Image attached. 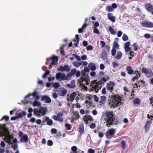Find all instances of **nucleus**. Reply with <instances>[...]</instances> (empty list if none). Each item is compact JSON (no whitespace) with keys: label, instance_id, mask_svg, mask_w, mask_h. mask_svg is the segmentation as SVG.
<instances>
[{"label":"nucleus","instance_id":"nucleus-6","mask_svg":"<svg viewBox=\"0 0 153 153\" xmlns=\"http://www.w3.org/2000/svg\"><path fill=\"white\" fill-rule=\"evenodd\" d=\"M141 72L142 73L145 74L146 76L148 78L151 77L153 75V72L151 69L143 67L142 69Z\"/></svg>","mask_w":153,"mask_h":153},{"label":"nucleus","instance_id":"nucleus-23","mask_svg":"<svg viewBox=\"0 0 153 153\" xmlns=\"http://www.w3.org/2000/svg\"><path fill=\"white\" fill-rule=\"evenodd\" d=\"M77 95L76 93L75 92H73L69 97L70 100L71 102H73L75 98Z\"/></svg>","mask_w":153,"mask_h":153},{"label":"nucleus","instance_id":"nucleus-24","mask_svg":"<svg viewBox=\"0 0 153 153\" xmlns=\"http://www.w3.org/2000/svg\"><path fill=\"white\" fill-rule=\"evenodd\" d=\"M88 66L91 71H94L96 69V67L95 64L92 62L88 64Z\"/></svg>","mask_w":153,"mask_h":153},{"label":"nucleus","instance_id":"nucleus-8","mask_svg":"<svg viewBox=\"0 0 153 153\" xmlns=\"http://www.w3.org/2000/svg\"><path fill=\"white\" fill-rule=\"evenodd\" d=\"M63 115V114L62 113L59 112L58 113L57 115H53L52 117L54 120L57 121L59 122H62L63 121V119L62 117Z\"/></svg>","mask_w":153,"mask_h":153},{"label":"nucleus","instance_id":"nucleus-2","mask_svg":"<svg viewBox=\"0 0 153 153\" xmlns=\"http://www.w3.org/2000/svg\"><path fill=\"white\" fill-rule=\"evenodd\" d=\"M5 126V124H4L3 126H0V137L4 136L5 137L3 138L4 140L10 145L13 144V143L11 142L10 137V132L8 131V128H6Z\"/></svg>","mask_w":153,"mask_h":153},{"label":"nucleus","instance_id":"nucleus-56","mask_svg":"<svg viewBox=\"0 0 153 153\" xmlns=\"http://www.w3.org/2000/svg\"><path fill=\"white\" fill-rule=\"evenodd\" d=\"M97 80H94L93 81H92L91 82V83L92 84L90 85V86L91 87H92V86H94L93 85H94L95 84V85L97 83Z\"/></svg>","mask_w":153,"mask_h":153},{"label":"nucleus","instance_id":"nucleus-31","mask_svg":"<svg viewBox=\"0 0 153 153\" xmlns=\"http://www.w3.org/2000/svg\"><path fill=\"white\" fill-rule=\"evenodd\" d=\"M39 113H40L42 116H44L46 114V111L43 107H41L39 110Z\"/></svg>","mask_w":153,"mask_h":153},{"label":"nucleus","instance_id":"nucleus-20","mask_svg":"<svg viewBox=\"0 0 153 153\" xmlns=\"http://www.w3.org/2000/svg\"><path fill=\"white\" fill-rule=\"evenodd\" d=\"M141 84H143V86H145V82L143 80H139L135 84V85L136 86L135 87H140L141 86Z\"/></svg>","mask_w":153,"mask_h":153},{"label":"nucleus","instance_id":"nucleus-19","mask_svg":"<svg viewBox=\"0 0 153 153\" xmlns=\"http://www.w3.org/2000/svg\"><path fill=\"white\" fill-rule=\"evenodd\" d=\"M152 123V122L151 120H148L146 122L144 127L145 129L146 132L149 130Z\"/></svg>","mask_w":153,"mask_h":153},{"label":"nucleus","instance_id":"nucleus-40","mask_svg":"<svg viewBox=\"0 0 153 153\" xmlns=\"http://www.w3.org/2000/svg\"><path fill=\"white\" fill-rule=\"evenodd\" d=\"M33 106H39L41 105V103L39 102L36 100L33 102Z\"/></svg>","mask_w":153,"mask_h":153},{"label":"nucleus","instance_id":"nucleus-22","mask_svg":"<svg viewBox=\"0 0 153 153\" xmlns=\"http://www.w3.org/2000/svg\"><path fill=\"white\" fill-rule=\"evenodd\" d=\"M20 141L21 142H27L28 141V138L27 134L24 135L20 139Z\"/></svg>","mask_w":153,"mask_h":153},{"label":"nucleus","instance_id":"nucleus-43","mask_svg":"<svg viewBox=\"0 0 153 153\" xmlns=\"http://www.w3.org/2000/svg\"><path fill=\"white\" fill-rule=\"evenodd\" d=\"M73 64L74 66L79 67L81 65V62L75 61L73 62Z\"/></svg>","mask_w":153,"mask_h":153},{"label":"nucleus","instance_id":"nucleus-35","mask_svg":"<svg viewBox=\"0 0 153 153\" xmlns=\"http://www.w3.org/2000/svg\"><path fill=\"white\" fill-rule=\"evenodd\" d=\"M61 92L60 94V96H65L67 92V90L65 88H63L62 90H61Z\"/></svg>","mask_w":153,"mask_h":153},{"label":"nucleus","instance_id":"nucleus-29","mask_svg":"<svg viewBox=\"0 0 153 153\" xmlns=\"http://www.w3.org/2000/svg\"><path fill=\"white\" fill-rule=\"evenodd\" d=\"M71 84L70 85L69 84H68L67 86L69 88H74L75 87L76 85H75V82L74 80H72L71 81Z\"/></svg>","mask_w":153,"mask_h":153},{"label":"nucleus","instance_id":"nucleus-12","mask_svg":"<svg viewBox=\"0 0 153 153\" xmlns=\"http://www.w3.org/2000/svg\"><path fill=\"white\" fill-rule=\"evenodd\" d=\"M52 60L53 61L51 63V65H55V63L57 62L58 60V57L55 55H53L51 57H49L47 59V61H49L50 60Z\"/></svg>","mask_w":153,"mask_h":153},{"label":"nucleus","instance_id":"nucleus-9","mask_svg":"<svg viewBox=\"0 0 153 153\" xmlns=\"http://www.w3.org/2000/svg\"><path fill=\"white\" fill-rule=\"evenodd\" d=\"M58 71H66L69 72L70 71V68L67 65H65L64 66L62 65L60 66L59 68H58Z\"/></svg>","mask_w":153,"mask_h":153},{"label":"nucleus","instance_id":"nucleus-58","mask_svg":"<svg viewBox=\"0 0 153 153\" xmlns=\"http://www.w3.org/2000/svg\"><path fill=\"white\" fill-rule=\"evenodd\" d=\"M116 50L115 49L113 48L111 50V53L112 56H114L116 53Z\"/></svg>","mask_w":153,"mask_h":153},{"label":"nucleus","instance_id":"nucleus-38","mask_svg":"<svg viewBox=\"0 0 153 153\" xmlns=\"http://www.w3.org/2000/svg\"><path fill=\"white\" fill-rule=\"evenodd\" d=\"M106 81V80H104L103 79H101V80L97 82V84L99 85H100L103 84Z\"/></svg>","mask_w":153,"mask_h":153},{"label":"nucleus","instance_id":"nucleus-30","mask_svg":"<svg viewBox=\"0 0 153 153\" xmlns=\"http://www.w3.org/2000/svg\"><path fill=\"white\" fill-rule=\"evenodd\" d=\"M45 120H46L47 124L49 126H51L53 124L52 120L50 119L48 117H45Z\"/></svg>","mask_w":153,"mask_h":153},{"label":"nucleus","instance_id":"nucleus-63","mask_svg":"<svg viewBox=\"0 0 153 153\" xmlns=\"http://www.w3.org/2000/svg\"><path fill=\"white\" fill-rule=\"evenodd\" d=\"M105 103V102L104 101H102V100H101L99 102V104L101 106H103L104 105Z\"/></svg>","mask_w":153,"mask_h":153},{"label":"nucleus","instance_id":"nucleus-47","mask_svg":"<svg viewBox=\"0 0 153 153\" xmlns=\"http://www.w3.org/2000/svg\"><path fill=\"white\" fill-rule=\"evenodd\" d=\"M53 86L56 89L60 87V85L58 82H56L53 84Z\"/></svg>","mask_w":153,"mask_h":153},{"label":"nucleus","instance_id":"nucleus-18","mask_svg":"<svg viewBox=\"0 0 153 153\" xmlns=\"http://www.w3.org/2000/svg\"><path fill=\"white\" fill-rule=\"evenodd\" d=\"M12 142L14 143L11 144L12 145L11 146V147L14 149V150H15L17 149L18 147V146L17 145V139L15 138L13 139L12 141Z\"/></svg>","mask_w":153,"mask_h":153},{"label":"nucleus","instance_id":"nucleus-13","mask_svg":"<svg viewBox=\"0 0 153 153\" xmlns=\"http://www.w3.org/2000/svg\"><path fill=\"white\" fill-rule=\"evenodd\" d=\"M38 93L35 91V90L34 91V92L31 94H29L27 96H26L25 98H27L28 97H30V96L32 95L33 97L35 98V99L36 100H39L40 96L39 95L37 94Z\"/></svg>","mask_w":153,"mask_h":153},{"label":"nucleus","instance_id":"nucleus-48","mask_svg":"<svg viewBox=\"0 0 153 153\" xmlns=\"http://www.w3.org/2000/svg\"><path fill=\"white\" fill-rule=\"evenodd\" d=\"M133 47H134V50L135 51H136L138 50V45L137 43H134L133 44Z\"/></svg>","mask_w":153,"mask_h":153},{"label":"nucleus","instance_id":"nucleus-4","mask_svg":"<svg viewBox=\"0 0 153 153\" xmlns=\"http://www.w3.org/2000/svg\"><path fill=\"white\" fill-rule=\"evenodd\" d=\"M115 129L112 128L108 129L106 132L105 136L108 139H110L114 137L116 133Z\"/></svg>","mask_w":153,"mask_h":153},{"label":"nucleus","instance_id":"nucleus-54","mask_svg":"<svg viewBox=\"0 0 153 153\" xmlns=\"http://www.w3.org/2000/svg\"><path fill=\"white\" fill-rule=\"evenodd\" d=\"M96 126V124L94 123H92L90 125V127L91 128L94 129Z\"/></svg>","mask_w":153,"mask_h":153},{"label":"nucleus","instance_id":"nucleus-42","mask_svg":"<svg viewBox=\"0 0 153 153\" xmlns=\"http://www.w3.org/2000/svg\"><path fill=\"white\" fill-rule=\"evenodd\" d=\"M140 100L138 98H135L133 102V103L134 104H137V105H139L140 103Z\"/></svg>","mask_w":153,"mask_h":153},{"label":"nucleus","instance_id":"nucleus-16","mask_svg":"<svg viewBox=\"0 0 153 153\" xmlns=\"http://www.w3.org/2000/svg\"><path fill=\"white\" fill-rule=\"evenodd\" d=\"M42 101H45V102L50 103L51 102V100L50 98L48 96L43 95L41 97Z\"/></svg>","mask_w":153,"mask_h":153},{"label":"nucleus","instance_id":"nucleus-46","mask_svg":"<svg viewBox=\"0 0 153 153\" xmlns=\"http://www.w3.org/2000/svg\"><path fill=\"white\" fill-rule=\"evenodd\" d=\"M122 39L124 41H126L128 39V37L126 34H124L122 37Z\"/></svg>","mask_w":153,"mask_h":153},{"label":"nucleus","instance_id":"nucleus-50","mask_svg":"<svg viewBox=\"0 0 153 153\" xmlns=\"http://www.w3.org/2000/svg\"><path fill=\"white\" fill-rule=\"evenodd\" d=\"M73 56H74L78 61H79L81 60V58L80 56L74 54H73Z\"/></svg>","mask_w":153,"mask_h":153},{"label":"nucleus","instance_id":"nucleus-5","mask_svg":"<svg viewBox=\"0 0 153 153\" xmlns=\"http://www.w3.org/2000/svg\"><path fill=\"white\" fill-rule=\"evenodd\" d=\"M82 76L78 80V81L79 82L80 84L81 83H82L83 82V80H87L89 78L88 75L86 73L85 71L82 70L81 72ZM82 86L85 87V85L84 84H82Z\"/></svg>","mask_w":153,"mask_h":153},{"label":"nucleus","instance_id":"nucleus-44","mask_svg":"<svg viewBox=\"0 0 153 153\" xmlns=\"http://www.w3.org/2000/svg\"><path fill=\"white\" fill-rule=\"evenodd\" d=\"M108 30L111 34H114L115 33V31L110 26L108 27Z\"/></svg>","mask_w":153,"mask_h":153},{"label":"nucleus","instance_id":"nucleus-39","mask_svg":"<svg viewBox=\"0 0 153 153\" xmlns=\"http://www.w3.org/2000/svg\"><path fill=\"white\" fill-rule=\"evenodd\" d=\"M77 147L76 146H73L71 148V150L73 152H71V153H77Z\"/></svg>","mask_w":153,"mask_h":153},{"label":"nucleus","instance_id":"nucleus-45","mask_svg":"<svg viewBox=\"0 0 153 153\" xmlns=\"http://www.w3.org/2000/svg\"><path fill=\"white\" fill-rule=\"evenodd\" d=\"M121 144L122 146V148L123 149H125L126 148V142L124 140H123L121 141Z\"/></svg>","mask_w":153,"mask_h":153},{"label":"nucleus","instance_id":"nucleus-1","mask_svg":"<svg viewBox=\"0 0 153 153\" xmlns=\"http://www.w3.org/2000/svg\"><path fill=\"white\" fill-rule=\"evenodd\" d=\"M105 115L107 117L104 119V123H105L106 126L108 127L118 123V119L114 116L112 111H106L105 113Z\"/></svg>","mask_w":153,"mask_h":153},{"label":"nucleus","instance_id":"nucleus-34","mask_svg":"<svg viewBox=\"0 0 153 153\" xmlns=\"http://www.w3.org/2000/svg\"><path fill=\"white\" fill-rule=\"evenodd\" d=\"M122 53L120 51H118L115 58L117 59H120L122 57Z\"/></svg>","mask_w":153,"mask_h":153},{"label":"nucleus","instance_id":"nucleus-7","mask_svg":"<svg viewBox=\"0 0 153 153\" xmlns=\"http://www.w3.org/2000/svg\"><path fill=\"white\" fill-rule=\"evenodd\" d=\"M56 78L57 80H68V79L66 78V76L64 73L60 72L57 73L56 75Z\"/></svg>","mask_w":153,"mask_h":153},{"label":"nucleus","instance_id":"nucleus-49","mask_svg":"<svg viewBox=\"0 0 153 153\" xmlns=\"http://www.w3.org/2000/svg\"><path fill=\"white\" fill-rule=\"evenodd\" d=\"M9 119V117L8 116H5L3 117L1 120L2 121L3 120H4L6 121H7Z\"/></svg>","mask_w":153,"mask_h":153},{"label":"nucleus","instance_id":"nucleus-26","mask_svg":"<svg viewBox=\"0 0 153 153\" xmlns=\"http://www.w3.org/2000/svg\"><path fill=\"white\" fill-rule=\"evenodd\" d=\"M126 69L128 74L131 75L134 73V70L131 69V66H128L126 68Z\"/></svg>","mask_w":153,"mask_h":153},{"label":"nucleus","instance_id":"nucleus-59","mask_svg":"<svg viewBox=\"0 0 153 153\" xmlns=\"http://www.w3.org/2000/svg\"><path fill=\"white\" fill-rule=\"evenodd\" d=\"M86 49L87 50H93V47L91 45H88Z\"/></svg>","mask_w":153,"mask_h":153},{"label":"nucleus","instance_id":"nucleus-57","mask_svg":"<svg viewBox=\"0 0 153 153\" xmlns=\"http://www.w3.org/2000/svg\"><path fill=\"white\" fill-rule=\"evenodd\" d=\"M118 46L119 45L118 43L116 42H114V43L113 48L116 49Z\"/></svg>","mask_w":153,"mask_h":153},{"label":"nucleus","instance_id":"nucleus-10","mask_svg":"<svg viewBox=\"0 0 153 153\" xmlns=\"http://www.w3.org/2000/svg\"><path fill=\"white\" fill-rule=\"evenodd\" d=\"M141 24L142 27L147 28L153 27V23L147 21L146 22H142Z\"/></svg>","mask_w":153,"mask_h":153},{"label":"nucleus","instance_id":"nucleus-25","mask_svg":"<svg viewBox=\"0 0 153 153\" xmlns=\"http://www.w3.org/2000/svg\"><path fill=\"white\" fill-rule=\"evenodd\" d=\"M74 117L72 118V121H74L76 120H78L80 116L79 115L78 112H75L73 113Z\"/></svg>","mask_w":153,"mask_h":153},{"label":"nucleus","instance_id":"nucleus-36","mask_svg":"<svg viewBox=\"0 0 153 153\" xmlns=\"http://www.w3.org/2000/svg\"><path fill=\"white\" fill-rule=\"evenodd\" d=\"M33 113L37 117L40 116V115L39 114V110L37 109H34L33 110Z\"/></svg>","mask_w":153,"mask_h":153},{"label":"nucleus","instance_id":"nucleus-32","mask_svg":"<svg viewBox=\"0 0 153 153\" xmlns=\"http://www.w3.org/2000/svg\"><path fill=\"white\" fill-rule=\"evenodd\" d=\"M79 132L82 135L84 134V127L83 125H81L80 127L79 128Z\"/></svg>","mask_w":153,"mask_h":153},{"label":"nucleus","instance_id":"nucleus-27","mask_svg":"<svg viewBox=\"0 0 153 153\" xmlns=\"http://www.w3.org/2000/svg\"><path fill=\"white\" fill-rule=\"evenodd\" d=\"M101 58L103 60L106 59L107 57V54L105 51H102L101 55Z\"/></svg>","mask_w":153,"mask_h":153},{"label":"nucleus","instance_id":"nucleus-33","mask_svg":"<svg viewBox=\"0 0 153 153\" xmlns=\"http://www.w3.org/2000/svg\"><path fill=\"white\" fill-rule=\"evenodd\" d=\"M26 113L24 111H23L22 113H19L17 116V118H21L23 116H25L26 115Z\"/></svg>","mask_w":153,"mask_h":153},{"label":"nucleus","instance_id":"nucleus-61","mask_svg":"<svg viewBox=\"0 0 153 153\" xmlns=\"http://www.w3.org/2000/svg\"><path fill=\"white\" fill-rule=\"evenodd\" d=\"M130 45V42H127L125 44V45L124 46V48H127V47H128Z\"/></svg>","mask_w":153,"mask_h":153},{"label":"nucleus","instance_id":"nucleus-52","mask_svg":"<svg viewBox=\"0 0 153 153\" xmlns=\"http://www.w3.org/2000/svg\"><path fill=\"white\" fill-rule=\"evenodd\" d=\"M85 103L89 105L90 106H91L92 105V102L90 101L86 100H85Z\"/></svg>","mask_w":153,"mask_h":153},{"label":"nucleus","instance_id":"nucleus-15","mask_svg":"<svg viewBox=\"0 0 153 153\" xmlns=\"http://www.w3.org/2000/svg\"><path fill=\"white\" fill-rule=\"evenodd\" d=\"M73 76L76 75V77H79L81 74V72L79 71H77L75 68H74L71 70L70 72Z\"/></svg>","mask_w":153,"mask_h":153},{"label":"nucleus","instance_id":"nucleus-51","mask_svg":"<svg viewBox=\"0 0 153 153\" xmlns=\"http://www.w3.org/2000/svg\"><path fill=\"white\" fill-rule=\"evenodd\" d=\"M65 126L68 130H70L71 128V125L67 123L65 124Z\"/></svg>","mask_w":153,"mask_h":153},{"label":"nucleus","instance_id":"nucleus-14","mask_svg":"<svg viewBox=\"0 0 153 153\" xmlns=\"http://www.w3.org/2000/svg\"><path fill=\"white\" fill-rule=\"evenodd\" d=\"M115 85L114 83L112 82H110L106 85V88L108 90L112 92L114 90L113 87Z\"/></svg>","mask_w":153,"mask_h":153},{"label":"nucleus","instance_id":"nucleus-17","mask_svg":"<svg viewBox=\"0 0 153 153\" xmlns=\"http://www.w3.org/2000/svg\"><path fill=\"white\" fill-rule=\"evenodd\" d=\"M93 120L94 119L93 117L89 115H86L83 117L84 121L86 124H87L88 123V120L93 121Z\"/></svg>","mask_w":153,"mask_h":153},{"label":"nucleus","instance_id":"nucleus-21","mask_svg":"<svg viewBox=\"0 0 153 153\" xmlns=\"http://www.w3.org/2000/svg\"><path fill=\"white\" fill-rule=\"evenodd\" d=\"M97 83L94 86H92L91 88L90 89V91H93L94 90L97 93L99 91V86Z\"/></svg>","mask_w":153,"mask_h":153},{"label":"nucleus","instance_id":"nucleus-62","mask_svg":"<svg viewBox=\"0 0 153 153\" xmlns=\"http://www.w3.org/2000/svg\"><path fill=\"white\" fill-rule=\"evenodd\" d=\"M51 131L52 134H56L57 132V130L55 128H52L51 130Z\"/></svg>","mask_w":153,"mask_h":153},{"label":"nucleus","instance_id":"nucleus-60","mask_svg":"<svg viewBox=\"0 0 153 153\" xmlns=\"http://www.w3.org/2000/svg\"><path fill=\"white\" fill-rule=\"evenodd\" d=\"M88 153H95L94 150L92 149H89L88 151Z\"/></svg>","mask_w":153,"mask_h":153},{"label":"nucleus","instance_id":"nucleus-3","mask_svg":"<svg viewBox=\"0 0 153 153\" xmlns=\"http://www.w3.org/2000/svg\"><path fill=\"white\" fill-rule=\"evenodd\" d=\"M121 101V97L120 96H117L116 94L112 95L110 100V104L112 103L111 105V107L114 108L120 106Z\"/></svg>","mask_w":153,"mask_h":153},{"label":"nucleus","instance_id":"nucleus-37","mask_svg":"<svg viewBox=\"0 0 153 153\" xmlns=\"http://www.w3.org/2000/svg\"><path fill=\"white\" fill-rule=\"evenodd\" d=\"M106 10L108 12H111L113 11L114 9L110 5H108L106 7Z\"/></svg>","mask_w":153,"mask_h":153},{"label":"nucleus","instance_id":"nucleus-55","mask_svg":"<svg viewBox=\"0 0 153 153\" xmlns=\"http://www.w3.org/2000/svg\"><path fill=\"white\" fill-rule=\"evenodd\" d=\"M53 144V141L51 140H49L47 142V145L50 146H52Z\"/></svg>","mask_w":153,"mask_h":153},{"label":"nucleus","instance_id":"nucleus-28","mask_svg":"<svg viewBox=\"0 0 153 153\" xmlns=\"http://www.w3.org/2000/svg\"><path fill=\"white\" fill-rule=\"evenodd\" d=\"M112 15L113 14L112 13H108V18L111 22H114L115 21V17L112 16Z\"/></svg>","mask_w":153,"mask_h":153},{"label":"nucleus","instance_id":"nucleus-53","mask_svg":"<svg viewBox=\"0 0 153 153\" xmlns=\"http://www.w3.org/2000/svg\"><path fill=\"white\" fill-rule=\"evenodd\" d=\"M94 32L95 33L99 34L100 33V31L97 28L95 27H94Z\"/></svg>","mask_w":153,"mask_h":153},{"label":"nucleus","instance_id":"nucleus-41","mask_svg":"<svg viewBox=\"0 0 153 153\" xmlns=\"http://www.w3.org/2000/svg\"><path fill=\"white\" fill-rule=\"evenodd\" d=\"M50 73V71L49 70L46 71L45 73L43 75L42 77L43 78H46L47 77V75H48Z\"/></svg>","mask_w":153,"mask_h":153},{"label":"nucleus","instance_id":"nucleus-64","mask_svg":"<svg viewBox=\"0 0 153 153\" xmlns=\"http://www.w3.org/2000/svg\"><path fill=\"white\" fill-rule=\"evenodd\" d=\"M144 37L147 39L149 38L150 37V35L148 33H146L144 35Z\"/></svg>","mask_w":153,"mask_h":153},{"label":"nucleus","instance_id":"nucleus-11","mask_svg":"<svg viewBox=\"0 0 153 153\" xmlns=\"http://www.w3.org/2000/svg\"><path fill=\"white\" fill-rule=\"evenodd\" d=\"M144 7L146 10L149 13L153 11V5L150 3H147L144 5Z\"/></svg>","mask_w":153,"mask_h":153}]
</instances>
